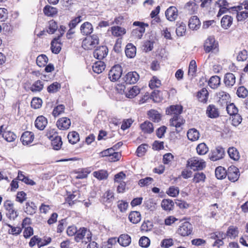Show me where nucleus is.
<instances>
[{"mask_svg":"<svg viewBox=\"0 0 248 248\" xmlns=\"http://www.w3.org/2000/svg\"><path fill=\"white\" fill-rule=\"evenodd\" d=\"M208 92L207 90L205 89H202L200 92H199L197 93V97L199 99V100L203 103H205L208 99Z\"/></svg>","mask_w":248,"mask_h":248,"instance_id":"obj_40","label":"nucleus"},{"mask_svg":"<svg viewBox=\"0 0 248 248\" xmlns=\"http://www.w3.org/2000/svg\"><path fill=\"white\" fill-rule=\"evenodd\" d=\"M242 118L241 116L237 113L232 115V124L235 126H238L242 122Z\"/></svg>","mask_w":248,"mask_h":248,"instance_id":"obj_62","label":"nucleus"},{"mask_svg":"<svg viewBox=\"0 0 248 248\" xmlns=\"http://www.w3.org/2000/svg\"><path fill=\"white\" fill-rule=\"evenodd\" d=\"M217 100L221 105H227L229 101L230 96L229 93L224 91H219L216 93Z\"/></svg>","mask_w":248,"mask_h":248,"instance_id":"obj_10","label":"nucleus"},{"mask_svg":"<svg viewBox=\"0 0 248 248\" xmlns=\"http://www.w3.org/2000/svg\"><path fill=\"white\" fill-rule=\"evenodd\" d=\"M51 140V145L54 150H58L62 147V142L61 137L55 136V137L50 140Z\"/></svg>","mask_w":248,"mask_h":248,"instance_id":"obj_33","label":"nucleus"},{"mask_svg":"<svg viewBox=\"0 0 248 248\" xmlns=\"http://www.w3.org/2000/svg\"><path fill=\"white\" fill-rule=\"evenodd\" d=\"M185 8L187 10L189 13L193 14L198 8V6L195 2L189 1L187 2L185 6Z\"/></svg>","mask_w":248,"mask_h":248,"instance_id":"obj_51","label":"nucleus"},{"mask_svg":"<svg viewBox=\"0 0 248 248\" xmlns=\"http://www.w3.org/2000/svg\"><path fill=\"white\" fill-rule=\"evenodd\" d=\"M67 138L69 142L73 144L76 143L79 140V134L75 131L69 133Z\"/></svg>","mask_w":248,"mask_h":248,"instance_id":"obj_45","label":"nucleus"},{"mask_svg":"<svg viewBox=\"0 0 248 248\" xmlns=\"http://www.w3.org/2000/svg\"><path fill=\"white\" fill-rule=\"evenodd\" d=\"M44 87L43 82L38 80L35 81L30 87L31 90L32 92H40Z\"/></svg>","mask_w":248,"mask_h":248,"instance_id":"obj_43","label":"nucleus"},{"mask_svg":"<svg viewBox=\"0 0 248 248\" xmlns=\"http://www.w3.org/2000/svg\"><path fill=\"white\" fill-rule=\"evenodd\" d=\"M185 122V121L181 118L180 116H173L170 120V125L179 128L184 124Z\"/></svg>","mask_w":248,"mask_h":248,"instance_id":"obj_26","label":"nucleus"},{"mask_svg":"<svg viewBox=\"0 0 248 248\" xmlns=\"http://www.w3.org/2000/svg\"><path fill=\"white\" fill-rule=\"evenodd\" d=\"M93 176L99 180H104L107 178L108 172L105 170H99L93 172Z\"/></svg>","mask_w":248,"mask_h":248,"instance_id":"obj_52","label":"nucleus"},{"mask_svg":"<svg viewBox=\"0 0 248 248\" xmlns=\"http://www.w3.org/2000/svg\"><path fill=\"white\" fill-rule=\"evenodd\" d=\"M201 25L200 20L197 16H192L189 18L188 26L190 30L197 31L200 29Z\"/></svg>","mask_w":248,"mask_h":248,"instance_id":"obj_13","label":"nucleus"},{"mask_svg":"<svg viewBox=\"0 0 248 248\" xmlns=\"http://www.w3.org/2000/svg\"><path fill=\"white\" fill-rule=\"evenodd\" d=\"M117 241L122 246L127 247L131 243V239L128 234H122L118 238Z\"/></svg>","mask_w":248,"mask_h":248,"instance_id":"obj_24","label":"nucleus"},{"mask_svg":"<svg viewBox=\"0 0 248 248\" xmlns=\"http://www.w3.org/2000/svg\"><path fill=\"white\" fill-rule=\"evenodd\" d=\"M226 110L231 116L238 113V109L233 103H231L227 106Z\"/></svg>","mask_w":248,"mask_h":248,"instance_id":"obj_57","label":"nucleus"},{"mask_svg":"<svg viewBox=\"0 0 248 248\" xmlns=\"http://www.w3.org/2000/svg\"><path fill=\"white\" fill-rule=\"evenodd\" d=\"M186 31V27L185 23L181 22L179 24L176 30V33L179 36L185 35Z\"/></svg>","mask_w":248,"mask_h":248,"instance_id":"obj_48","label":"nucleus"},{"mask_svg":"<svg viewBox=\"0 0 248 248\" xmlns=\"http://www.w3.org/2000/svg\"><path fill=\"white\" fill-rule=\"evenodd\" d=\"M227 171L222 167L219 166L217 167L215 170V175L218 179H223L225 178L227 175Z\"/></svg>","mask_w":248,"mask_h":248,"instance_id":"obj_37","label":"nucleus"},{"mask_svg":"<svg viewBox=\"0 0 248 248\" xmlns=\"http://www.w3.org/2000/svg\"><path fill=\"white\" fill-rule=\"evenodd\" d=\"M248 17V12H237L236 18L238 21H242Z\"/></svg>","mask_w":248,"mask_h":248,"instance_id":"obj_64","label":"nucleus"},{"mask_svg":"<svg viewBox=\"0 0 248 248\" xmlns=\"http://www.w3.org/2000/svg\"><path fill=\"white\" fill-rule=\"evenodd\" d=\"M81 33L84 35L90 34L93 31V27L91 23L86 22L82 24L80 27Z\"/></svg>","mask_w":248,"mask_h":248,"instance_id":"obj_25","label":"nucleus"},{"mask_svg":"<svg viewBox=\"0 0 248 248\" xmlns=\"http://www.w3.org/2000/svg\"><path fill=\"white\" fill-rule=\"evenodd\" d=\"M48 59L46 56L42 54L38 56L36 59V63L39 67H43L46 65Z\"/></svg>","mask_w":248,"mask_h":248,"instance_id":"obj_47","label":"nucleus"},{"mask_svg":"<svg viewBox=\"0 0 248 248\" xmlns=\"http://www.w3.org/2000/svg\"><path fill=\"white\" fill-rule=\"evenodd\" d=\"M37 209V206L33 202L28 201L25 203L24 211L28 215H33L36 213Z\"/></svg>","mask_w":248,"mask_h":248,"instance_id":"obj_18","label":"nucleus"},{"mask_svg":"<svg viewBox=\"0 0 248 248\" xmlns=\"http://www.w3.org/2000/svg\"><path fill=\"white\" fill-rule=\"evenodd\" d=\"M47 124V120L46 118L43 116H38L35 121V127L40 130H44Z\"/></svg>","mask_w":248,"mask_h":248,"instance_id":"obj_21","label":"nucleus"},{"mask_svg":"<svg viewBox=\"0 0 248 248\" xmlns=\"http://www.w3.org/2000/svg\"><path fill=\"white\" fill-rule=\"evenodd\" d=\"M228 153L230 157L234 161H238L240 159L239 153L234 147H230L228 150Z\"/></svg>","mask_w":248,"mask_h":248,"instance_id":"obj_31","label":"nucleus"},{"mask_svg":"<svg viewBox=\"0 0 248 248\" xmlns=\"http://www.w3.org/2000/svg\"><path fill=\"white\" fill-rule=\"evenodd\" d=\"M206 114L209 118H216L219 116V112L214 105H210L207 108Z\"/></svg>","mask_w":248,"mask_h":248,"instance_id":"obj_19","label":"nucleus"},{"mask_svg":"<svg viewBox=\"0 0 248 248\" xmlns=\"http://www.w3.org/2000/svg\"><path fill=\"white\" fill-rule=\"evenodd\" d=\"M192 230V225L189 222H185L179 226L177 233L182 236H188L191 234Z\"/></svg>","mask_w":248,"mask_h":248,"instance_id":"obj_7","label":"nucleus"},{"mask_svg":"<svg viewBox=\"0 0 248 248\" xmlns=\"http://www.w3.org/2000/svg\"><path fill=\"white\" fill-rule=\"evenodd\" d=\"M125 53L127 57L134 58L136 54V48L133 44L129 43L126 46Z\"/></svg>","mask_w":248,"mask_h":248,"instance_id":"obj_27","label":"nucleus"},{"mask_svg":"<svg viewBox=\"0 0 248 248\" xmlns=\"http://www.w3.org/2000/svg\"><path fill=\"white\" fill-rule=\"evenodd\" d=\"M217 44L215 43L214 38L212 37H208L205 41L204 47L206 53L210 52L211 50L215 49Z\"/></svg>","mask_w":248,"mask_h":248,"instance_id":"obj_17","label":"nucleus"},{"mask_svg":"<svg viewBox=\"0 0 248 248\" xmlns=\"http://www.w3.org/2000/svg\"><path fill=\"white\" fill-rule=\"evenodd\" d=\"M128 218L130 222L134 224H137L140 221L141 216L140 212L132 211L130 213Z\"/></svg>","mask_w":248,"mask_h":248,"instance_id":"obj_36","label":"nucleus"},{"mask_svg":"<svg viewBox=\"0 0 248 248\" xmlns=\"http://www.w3.org/2000/svg\"><path fill=\"white\" fill-rule=\"evenodd\" d=\"M99 43V38L97 35L93 34L85 38L82 41V46L85 49H92Z\"/></svg>","mask_w":248,"mask_h":248,"instance_id":"obj_3","label":"nucleus"},{"mask_svg":"<svg viewBox=\"0 0 248 248\" xmlns=\"http://www.w3.org/2000/svg\"><path fill=\"white\" fill-rule=\"evenodd\" d=\"M71 125V121L66 117H63L58 120L57 122V127L61 130L68 129Z\"/></svg>","mask_w":248,"mask_h":248,"instance_id":"obj_16","label":"nucleus"},{"mask_svg":"<svg viewBox=\"0 0 248 248\" xmlns=\"http://www.w3.org/2000/svg\"><path fill=\"white\" fill-rule=\"evenodd\" d=\"M60 36L55 38L51 43V49L52 52L55 54H58L61 50V44L58 41Z\"/></svg>","mask_w":248,"mask_h":248,"instance_id":"obj_28","label":"nucleus"},{"mask_svg":"<svg viewBox=\"0 0 248 248\" xmlns=\"http://www.w3.org/2000/svg\"><path fill=\"white\" fill-rule=\"evenodd\" d=\"M34 139L33 133L29 131L24 132L21 137V140L24 145H28L31 143Z\"/></svg>","mask_w":248,"mask_h":248,"instance_id":"obj_20","label":"nucleus"},{"mask_svg":"<svg viewBox=\"0 0 248 248\" xmlns=\"http://www.w3.org/2000/svg\"><path fill=\"white\" fill-rule=\"evenodd\" d=\"M233 17L229 15L224 16L221 20V26L225 30L229 29L232 24Z\"/></svg>","mask_w":248,"mask_h":248,"instance_id":"obj_22","label":"nucleus"},{"mask_svg":"<svg viewBox=\"0 0 248 248\" xmlns=\"http://www.w3.org/2000/svg\"><path fill=\"white\" fill-rule=\"evenodd\" d=\"M227 175L228 179L230 181L235 182L239 177V170L237 167L234 166H231L228 168Z\"/></svg>","mask_w":248,"mask_h":248,"instance_id":"obj_8","label":"nucleus"},{"mask_svg":"<svg viewBox=\"0 0 248 248\" xmlns=\"http://www.w3.org/2000/svg\"><path fill=\"white\" fill-rule=\"evenodd\" d=\"M139 75L136 72L128 73L124 78V80L126 84H132L136 83L139 79Z\"/></svg>","mask_w":248,"mask_h":248,"instance_id":"obj_11","label":"nucleus"},{"mask_svg":"<svg viewBox=\"0 0 248 248\" xmlns=\"http://www.w3.org/2000/svg\"><path fill=\"white\" fill-rule=\"evenodd\" d=\"M140 92V88L137 86H134L130 89L127 93H125L126 96L129 98H133L137 96Z\"/></svg>","mask_w":248,"mask_h":248,"instance_id":"obj_46","label":"nucleus"},{"mask_svg":"<svg viewBox=\"0 0 248 248\" xmlns=\"http://www.w3.org/2000/svg\"><path fill=\"white\" fill-rule=\"evenodd\" d=\"M123 69L121 65L116 64L113 66L108 73V78L111 81H117L122 76Z\"/></svg>","mask_w":248,"mask_h":248,"instance_id":"obj_5","label":"nucleus"},{"mask_svg":"<svg viewBox=\"0 0 248 248\" xmlns=\"http://www.w3.org/2000/svg\"><path fill=\"white\" fill-rule=\"evenodd\" d=\"M58 29L57 23L53 20H51L48 22V28L47 32L49 34H53Z\"/></svg>","mask_w":248,"mask_h":248,"instance_id":"obj_54","label":"nucleus"},{"mask_svg":"<svg viewBox=\"0 0 248 248\" xmlns=\"http://www.w3.org/2000/svg\"><path fill=\"white\" fill-rule=\"evenodd\" d=\"M112 34L116 37L121 36L126 33L124 28L119 26H113L111 27Z\"/></svg>","mask_w":248,"mask_h":248,"instance_id":"obj_32","label":"nucleus"},{"mask_svg":"<svg viewBox=\"0 0 248 248\" xmlns=\"http://www.w3.org/2000/svg\"><path fill=\"white\" fill-rule=\"evenodd\" d=\"M224 154V149L221 147L217 146L211 151L208 156L211 161H216L223 158Z\"/></svg>","mask_w":248,"mask_h":248,"instance_id":"obj_6","label":"nucleus"},{"mask_svg":"<svg viewBox=\"0 0 248 248\" xmlns=\"http://www.w3.org/2000/svg\"><path fill=\"white\" fill-rule=\"evenodd\" d=\"M92 232L85 228H80L75 237L77 242H81L85 244H87L92 240Z\"/></svg>","mask_w":248,"mask_h":248,"instance_id":"obj_1","label":"nucleus"},{"mask_svg":"<svg viewBox=\"0 0 248 248\" xmlns=\"http://www.w3.org/2000/svg\"><path fill=\"white\" fill-rule=\"evenodd\" d=\"M46 240V242L44 243L42 241L41 239L38 238L37 236H34L31 238L29 245L31 247H32L37 243L39 247H41L49 244L51 241V238L48 237Z\"/></svg>","mask_w":248,"mask_h":248,"instance_id":"obj_15","label":"nucleus"},{"mask_svg":"<svg viewBox=\"0 0 248 248\" xmlns=\"http://www.w3.org/2000/svg\"><path fill=\"white\" fill-rule=\"evenodd\" d=\"M238 232L237 227L231 226L228 229L226 235L231 238H235L238 236Z\"/></svg>","mask_w":248,"mask_h":248,"instance_id":"obj_44","label":"nucleus"},{"mask_svg":"<svg viewBox=\"0 0 248 248\" xmlns=\"http://www.w3.org/2000/svg\"><path fill=\"white\" fill-rule=\"evenodd\" d=\"M178 10L175 6H170L165 12L167 19L170 21H175L178 17Z\"/></svg>","mask_w":248,"mask_h":248,"instance_id":"obj_9","label":"nucleus"},{"mask_svg":"<svg viewBox=\"0 0 248 248\" xmlns=\"http://www.w3.org/2000/svg\"><path fill=\"white\" fill-rule=\"evenodd\" d=\"M148 115L150 118V119L155 122L158 123L160 121L161 119L160 114L159 112L154 109H151L148 112Z\"/></svg>","mask_w":248,"mask_h":248,"instance_id":"obj_39","label":"nucleus"},{"mask_svg":"<svg viewBox=\"0 0 248 248\" xmlns=\"http://www.w3.org/2000/svg\"><path fill=\"white\" fill-rule=\"evenodd\" d=\"M61 84L57 82H55L50 85L47 87V91L49 93H54L57 92L61 88Z\"/></svg>","mask_w":248,"mask_h":248,"instance_id":"obj_59","label":"nucleus"},{"mask_svg":"<svg viewBox=\"0 0 248 248\" xmlns=\"http://www.w3.org/2000/svg\"><path fill=\"white\" fill-rule=\"evenodd\" d=\"M43 12L46 16H52L57 13V10L55 7L49 5H46L44 7Z\"/></svg>","mask_w":248,"mask_h":248,"instance_id":"obj_42","label":"nucleus"},{"mask_svg":"<svg viewBox=\"0 0 248 248\" xmlns=\"http://www.w3.org/2000/svg\"><path fill=\"white\" fill-rule=\"evenodd\" d=\"M78 194V192H74L73 194L69 195L67 198L66 201L70 205H73L75 202L77 201L78 198L77 196Z\"/></svg>","mask_w":248,"mask_h":248,"instance_id":"obj_63","label":"nucleus"},{"mask_svg":"<svg viewBox=\"0 0 248 248\" xmlns=\"http://www.w3.org/2000/svg\"><path fill=\"white\" fill-rule=\"evenodd\" d=\"M140 128L143 132L146 133H151L154 131L153 124L148 121H145L141 124Z\"/></svg>","mask_w":248,"mask_h":248,"instance_id":"obj_35","label":"nucleus"},{"mask_svg":"<svg viewBox=\"0 0 248 248\" xmlns=\"http://www.w3.org/2000/svg\"><path fill=\"white\" fill-rule=\"evenodd\" d=\"M148 148V146L146 144H142L140 145L138 147L136 151L137 155L139 157L143 156L146 153Z\"/></svg>","mask_w":248,"mask_h":248,"instance_id":"obj_56","label":"nucleus"},{"mask_svg":"<svg viewBox=\"0 0 248 248\" xmlns=\"http://www.w3.org/2000/svg\"><path fill=\"white\" fill-rule=\"evenodd\" d=\"M154 181V179L152 177H147L143 179H141L139 181V185L141 187L148 186L151 185Z\"/></svg>","mask_w":248,"mask_h":248,"instance_id":"obj_55","label":"nucleus"},{"mask_svg":"<svg viewBox=\"0 0 248 248\" xmlns=\"http://www.w3.org/2000/svg\"><path fill=\"white\" fill-rule=\"evenodd\" d=\"M220 84V78L217 76H212L208 82L209 86L212 89L217 88Z\"/></svg>","mask_w":248,"mask_h":248,"instance_id":"obj_34","label":"nucleus"},{"mask_svg":"<svg viewBox=\"0 0 248 248\" xmlns=\"http://www.w3.org/2000/svg\"><path fill=\"white\" fill-rule=\"evenodd\" d=\"M161 85V81L156 77H153L150 80L149 86L151 89L159 88Z\"/></svg>","mask_w":248,"mask_h":248,"instance_id":"obj_53","label":"nucleus"},{"mask_svg":"<svg viewBox=\"0 0 248 248\" xmlns=\"http://www.w3.org/2000/svg\"><path fill=\"white\" fill-rule=\"evenodd\" d=\"M187 137L188 140L191 141H196L199 139L200 133L197 129L192 128L188 130L187 132Z\"/></svg>","mask_w":248,"mask_h":248,"instance_id":"obj_30","label":"nucleus"},{"mask_svg":"<svg viewBox=\"0 0 248 248\" xmlns=\"http://www.w3.org/2000/svg\"><path fill=\"white\" fill-rule=\"evenodd\" d=\"M197 71V65L196 62L195 61L192 60L190 62L188 68V75L191 76L192 77L194 76L196 72Z\"/></svg>","mask_w":248,"mask_h":248,"instance_id":"obj_58","label":"nucleus"},{"mask_svg":"<svg viewBox=\"0 0 248 248\" xmlns=\"http://www.w3.org/2000/svg\"><path fill=\"white\" fill-rule=\"evenodd\" d=\"M206 178L205 175L202 172H196L194 174L193 182L195 183H199L201 182H204Z\"/></svg>","mask_w":248,"mask_h":248,"instance_id":"obj_49","label":"nucleus"},{"mask_svg":"<svg viewBox=\"0 0 248 248\" xmlns=\"http://www.w3.org/2000/svg\"><path fill=\"white\" fill-rule=\"evenodd\" d=\"M2 137L8 142H12L15 140L16 135L9 131H4L2 133Z\"/></svg>","mask_w":248,"mask_h":248,"instance_id":"obj_50","label":"nucleus"},{"mask_svg":"<svg viewBox=\"0 0 248 248\" xmlns=\"http://www.w3.org/2000/svg\"><path fill=\"white\" fill-rule=\"evenodd\" d=\"M187 165L193 170H202L206 167L205 162L198 157H193L187 161Z\"/></svg>","mask_w":248,"mask_h":248,"instance_id":"obj_2","label":"nucleus"},{"mask_svg":"<svg viewBox=\"0 0 248 248\" xmlns=\"http://www.w3.org/2000/svg\"><path fill=\"white\" fill-rule=\"evenodd\" d=\"M108 53V49L106 46H100L93 52L94 57L98 59L102 60L106 57Z\"/></svg>","mask_w":248,"mask_h":248,"instance_id":"obj_12","label":"nucleus"},{"mask_svg":"<svg viewBox=\"0 0 248 248\" xmlns=\"http://www.w3.org/2000/svg\"><path fill=\"white\" fill-rule=\"evenodd\" d=\"M105 63L101 61L94 62L92 66L93 70L97 74L101 73L105 69Z\"/></svg>","mask_w":248,"mask_h":248,"instance_id":"obj_29","label":"nucleus"},{"mask_svg":"<svg viewBox=\"0 0 248 248\" xmlns=\"http://www.w3.org/2000/svg\"><path fill=\"white\" fill-rule=\"evenodd\" d=\"M4 207L7 211L6 216L11 220H15L18 216L17 211L14 208V203L10 200L4 203Z\"/></svg>","mask_w":248,"mask_h":248,"instance_id":"obj_4","label":"nucleus"},{"mask_svg":"<svg viewBox=\"0 0 248 248\" xmlns=\"http://www.w3.org/2000/svg\"><path fill=\"white\" fill-rule=\"evenodd\" d=\"M196 151L198 155H205L208 152L209 149L205 143H201L197 145Z\"/></svg>","mask_w":248,"mask_h":248,"instance_id":"obj_41","label":"nucleus"},{"mask_svg":"<svg viewBox=\"0 0 248 248\" xmlns=\"http://www.w3.org/2000/svg\"><path fill=\"white\" fill-rule=\"evenodd\" d=\"M183 111V107L181 105H172L166 109V113L168 115H173V116H180Z\"/></svg>","mask_w":248,"mask_h":248,"instance_id":"obj_14","label":"nucleus"},{"mask_svg":"<svg viewBox=\"0 0 248 248\" xmlns=\"http://www.w3.org/2000/svg\"><path fill=\"white\" fill-rule=\"evenodd\" d=\"M42 104V100L39 98H33L31 101V107L35 109L40 108Z\"/></svg>","mask_w":248,"mask_h":248,"instance_id":"obj_61","label":"nucleus"},{"mask_svg":"<svg viewBox=\"0 0 248 248\" xmlns=\"http://www.w3.org/2000/svg\"><path fill=\"white\" fill-rule=\"evenodd\" d=\"M236 93L239 97L244 98L248 95V91L245 87L241 86L238 88Z\"/></svg>","mask_w":248,"mask_h":248,"instance_id":"obj_60","label":"nucleus"},{"mask_svg":"<svg viewBox=\"0 0 248 248\" xmlns=\"http://www.w3.org/2000/svg\"><path fill=\"white\" fill-rule=\"evenodd\" d=\"M224 82L226 86L232 87L235 83V76L231 73L226 74L224 78Z\"/></svg>","mask_w":248,"mask_h":248,"instance_id":"obj_23","label":"nucleus"},{"mask_svg":"<svg viewBox=\"0 0 248 248\" xmlns=\"http://www.w3.org/2000/svg\"><path fill=\"white\" fill-rule=\"evenodd\" d=\"M162 208L166 211H170L172 210L174 205V202L171 200L164 199L161 202Z\"/></svg>","mask_w":248,"mask_h":248,"instance_id":"obj_38","label":"nucleus"}]
</instances>
